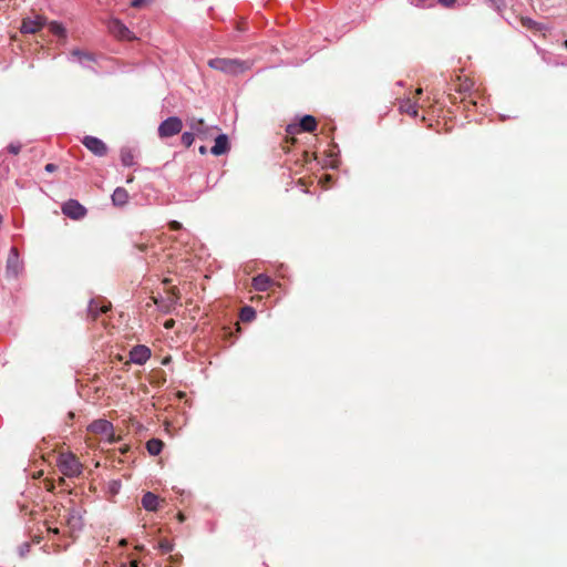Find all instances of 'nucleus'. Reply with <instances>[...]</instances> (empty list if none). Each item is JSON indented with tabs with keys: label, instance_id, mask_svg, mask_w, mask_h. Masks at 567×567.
<instances>
[{
	"label": "nucleus",
	"instance_id": "44",
	"mask_svg": "<svg viewBox=\"0 0 567 567\" xmlns=\"http://www.w3.org/2000/svg\"><path fill=\"white\" fill-rule=\"evenodd\" d=\"M169 282H171V279L166 278V279L163 280V284H165V285H168Z\"/></svg>",
	"mask_w": 567,
	"mask_h": 567
},
{
	"label": "nucleus",
	"instance_id": "32",
	"mask_svg": "<svg viewBox=\"0 0 567 567\" xmlns=\"http://www.w3.org/2000/svg\"><path fill=\"white\" fill-rule=\"evenodd\" d=\"M169 229L172 230H179L182 228V224L179 221H176V220H172L169 224Z\"/></svg>",
	"mask_w": 567,
	"mask_h": 567
},
{
	"label": "nucleus",
	"instance_id": "24",
	"mask_svg": "<svg viewBox=\"0 0 567 567\" xmlns=\"http://www.w3.org/2000/svg\"><path fill=\"white\" fill-rule=\"evenodd\" d=\"M121 161L124 166L134 165V155L131 150L123 148L121 151Z\"/></svg>",
	"mask_w": 567,
	"mask_h": 567
},
{
	"label": "nucleus",
	"instance_id": "10",
	"mask_svg": "<svg viewBox=\"0 0 567 567\" xmlns=\"http://www.w3.org/2000/svg\"><path fill=\"white\" fill-rule=\"evenodd\" d=\"M82 143L90 152H92L96 156L102 157L107 154L106 144L95 136H85L82 140Z\"/></svg>",
	"mask_w": 567,
	"mask_h": 567
},
{
	"label": "nucleus",
	"instance_id": "27",
	"mask_svg": "<svg viewBox=\"0 0 567 567\" xmlns=\"http://www.w3.org/2000/svg\"><path fill=\"white\" fill-rule=\"evenodd\" d=\"M50 31L58 35V37H64L65 35V29L58 22H51L49 25Z\"/></svg>",
	"mask_w": 567,
	"mask_h": 567
},
{
	"label": "nucleus",
	"instance_id": "40",
	"mask_svg": "<svg viewBox=\"0 0 567 567\" xmlns=\"http://www.w3.org/2000/svg\"><path fill=\"white\" fill-rule=\"evenodd\" d=\"M171 559H172L173 561H176V563H177V561L179 560V557H177V556H171Z\"/></svg>",
	"mask_w": 567,
	"mask_h": 567
},
{
	"label": "nucleus",
	"instance_id": "26",
	"mask_svg": "<svg viewBox=\"0 0 567 567\" xmlns=\"http://www.w3.org/2000/svg\"><path fill=\"white\" fill-rule=\"evenodd\" d=\"M195 141V133L192 132H185L183 133L181 137V142L185 147H190Z\"/></svg>",
	"mask_w": 567,
	"mask_h": 567
},
{
	"label": "nucleus",
	"instance_id": "13",
	"mask_svg": "<svg viewBox=\"0 0 567 567\" xmlns=\"http://www.w3.org/2000/svg\"><path fill=\"white\" fill-rule=\"evenodd\" d=\"M21 269L22 266L19 259L18 249L12 247L7 259V272L10 276L17 277Z\"/></svg>",
	"mask_w": 567,
	"mask_h": 567
},
{
	"label": "nucleus",
	"instance_id": "30",
	"mask_svg": "<svg viewBox=\"0 0 567 567\" xmlns=\"http://www.w3.org/2000/svg\"><path fill=\"white\" fill-rule=\"evenodd\" d=\"M21 147H22V145L20 143H18V142L10 143L8 145V152L13 154V155H18L20 153V151H21Z\"/></svg>",
	"mask_w": 567,
	"mask_h": 567
},
{
	"label": "nucleus",
	"instance_id": "33",
	"mask_svg": "<svg viewBox=\"0 0 567 567\" xmlns=\"http://www.w3.org/2000/svg\"><path fill=\"white\" fill-rule=\"evenodd\" d=\"M175 326V321L173 319H168L164 322L165 329H172Z\"/></svg>",
	"mask_w": 567,
	"mask_h": 567
},
{
	"label": "nucleus",
	"instance_id": "35",
	"mask_svg": "<svg viewBox=\"0 0 567 567\" xmlns=\"http://www.w3.org/2000/svg\"><path fill=\"white\" fill-rule=\"evenodd\" d=\"M143 2H144V0H133L132 7L137 8V7L142 6Z\"/></svg>",
	"mask_w": 567,
	"mask_h": 567
},
{
	"label": "nucleus",
	"instance_id": "22",
	"mask_svg": "<svg viewBox=\"0 0 567 567\" xmlns=\"http://www.w3.org/2000/svg\"><path fill=\"white\" fill-rule=\"evenodd\" d=\"M163 447L164 443L159 439H151L146 442V449L151 455H158L162 452Z\"/></svg>",
	"mask_w": 567,
	"mask_h": 567
},
{
	"label": "nucleus",
	"instance_id": "18",
	"mask_svg": "<svg viewBox=\"0 0 567 567\" xmlns=\"http://www.w3.org/2000/svg\"><path fill=\"white\" fill-rule=\"evenodd\" d=\"M71 56L74 58L80 64L83 66L91 68L92 64L95 62V58L92 53L87 51H82L79 49H74L71 51Z\"/></svg>",
	"mask_w": 567,
	"mask_h": 567
},
{
	"label": "nucleus",
	"instance_id": "28",
	"mask_svg": "<svg viewBox=\"0 0 567 567\" xmlns=\"http://www.w3.org/2000/svg\"><path fill=\"white\" fill-rule=\"evenodd\" d=\"M158 547L163 554L171 553L173 550V544L168 539H162L158 543Z\"/></svg>",
	"mask_w": 567,
	"mask_h": 567
},
{
	"label": "nucleus",
	"instance_id": "2",
	"mask_svg": "<svg viewBox=\"0 0 567 567\" xmlns=\"http://www.w3.org/2000/svg\"><path fill=\"white\" fill-rule=\"evenodd\" d=\"M208 65L214 70L224 72L229 75H237L250 69V63L248 61L226 58L210 59L208 61Z\"/></svg>",
	"mask_w": 567,
	"mask_h": 567
},
{
	"label": "nucleus",
	"instance_id": "38",
	"mask_svg": "<svg viewBox=\"0 0 567 567\" xmlns=\"http://www.w3.org/2000/svg\"><path fill=\"white\" fill-rule=\"evenodd\" d=\"M48 530H49L50 533H54V534H59V532H60V530H59V528H56V527H55V528L48 527Z\"/></svg>",
	"mask_w": 567,
	"mask_h": 567
},
{
	"label": "nucleus",
	"instance_id": "45",
	"mask_svg": "<svg viewBox=\"0 0 567 567\" xmlns=\"http://www.w3.org/2000/svg\"><path fill=\"white\" fill-rule=\"evenodd\" d=\"M331 179V176L330 175H327L326 176V182H329Z\"/></svg>",
	"mask_w": 567,
	"mask_h": 567
},
{
	"label": "nucleus",
	"instance_id": "29",
	"mask_svg": "<svg viewBox=\"0 0 567 567\" xmlns=\"http://www.w3.org/2000/svg\"><path fill=\"white\" fill-rule=\"evenodd\" d=\"M168 293L172 296V302L176 303L181 299L179 289L173 286L168 289Z\"/></svg>",
	"mask_w": 567,
	"mask_h": 567
},
{
	"label": "nucleus",
	"instance_id": "6",
	"mask_svg": "<svg viewBox=\"0 0 567 567\" xmlns=\"http://www.w3.org/2000/svg\"><path fill=\"white\" fill-rule=\"evenodd\" d=\"M187 125L200 140H209L218 131L217 126L207 125L204 118L195 116L187 118Z\"/></svg>",
	"mask_w": 567,
	"mask_h": 567
},
{
	"label": "nucleus",
	"instance_id": "7",
	"mask_svg": "<svg viewBox=\"0 0 567 567\" xmlns=\"http://www.w3.org/2000/svg\"><path fill=\"white\" fill-rule=\"evenodd\" d=\"M182 128V120L177 116H171L159 124L157 133L161 138H167L181 133Z\"/></svg>",
	"mask_w": 567,
	"mask_h": 567
},
{
	"label": "nucleus",
	"instance_id": "48",
	"mask_svg": "<svg viewBox=\"0 0 567 567\" xmlns=\"http://www.w3.org/2000/svg\"><path fill=\"white\" fill-rule=\"evenodd\" d=\"M120 544H121V545H125V544H126V540H125V539H122Z\"/></svg>",
	"mask_w": 567,
	"mask_h": 567
},
{
	"label": "nucleus",
	"instance_id": "36",
	"mask_svg": "<svg viewBox=\"0 0 567 567\" xmlns=\"http://www.w3.org/2000/svg\"><path fill=\"white\" fill-rule=\"evenodd\" d=\"M198 151H199V153L202 155H205L207 153V147L206 146H200Z\"/></svg>",
	"mask_w": 567,
	"mask_h": 567
},
{
	"label": "nucleus",
	"instance_id": "14",
	"mask_svg": "<svg viewBox=\"0 0 567 567\" xmlns=\"http://www.w3.org/2000/svg\"><path fill=\"white\" fill-rule=\"evenodd\" d=\"M44 18L38 16L34 19L32 18H25L22 21L21 24V32L22 33H30L33 34L38 32L43 25H44Z\"/></svg>",
	"mask_w": 567,
	"mask_h": 567
},
{
	"label": "nucleus",
	"instance_id": "49",
	"mask_svg": "<svg viewBox=\"0 0 567 567\" xmlns=\"http://www.w3.org/2000/svg\"><path fill=\"white\" fill-rule=\"evenodd\" d=\"M53 488V485L50 484V486H48V491H51Z\"/></svg>",
	"mask_w": 567,
	"mask_h": 567
},
{
	"label": "nucleus",
	"instance_id": "23",
	"mask_svg": "<svg viewBox=\"0 0 567 567\" xmlns=\"http://www.w3.org/2000/svg\"><path fill=\"white\" fill-rule=\"evenodd\" d=\"M255 317H256V311L252 307L246 306L240 311V319L244 322H250L255 319Z\"/></svg>",
	"mask_w": 567,
	"mask_h": 567
},
{
	"label": "nucleus",
	"instance_id": "15",
	"mask_svg": "<svg viewBox=\"0 0 567 567\" xmlns=\"http://www.w3.org/2000/svg\"><path fill=\"white\" fill-rule=\"evenodd\" d=\"M151 357V350L146 346H136L130 351V360L136 364H144Z\"/></svg>",
	"mask_w": 567,
	"mask_h": 567
},
{
	"label": "nucleus",
	"instance_id": "43",
	"mask_svg": "<svg viewBox=\"0 0 567 567\" xmlns=\"http://www.w3.org/2000/svg\"><path fill=\"white\" fill-rule=\"evenodd\" d=\"M64 483H65V480H64L63 477H60V478H59V484H61V485H62V484H64Z\"/></svg>",
	"mask_w": 567,
	"mask_h": 567
},
{
	"label": "nucleus",
	"instance_id": "1",
	"mask_svg": "<svg viewBox=\"0 0 567 567\" xmlns=\"http://www.w3.org/2000/svg\"><path fill=\"white\" fill-rule=\"evenodd\" d=\"M474 83L471 79L461 76H456V79L451 83L449 97L452 103L462 102L470 103L471 105H475V100L472 99V87Z\"/></svg>",
	"mask_w": 567,
	"mask_h": 567
},
{
	"label": "nucleus",
	"instance_id": "20",
	"mask_svg": "<svg viewBox=\"0 0 567 567\" xmlns=\"http://www.w3.org/2000/svg\"><path fill=\"white\" fill-rule=\"evenodd\" d=\"M399 110L401 113L411 115L412 117L417 116V104L412 99H406L400 102Z\"/></svg>",
	"mask_w": 567,
	"mask_h": 567
},
{
	"label": "nucleus",
	"instance_id": "41",
	"mask_svg": "<svg viewBox=\"0 0 567 567\" xmlns=\"http://www.w3.org/2000/svg\"><path fill=\"white\" fill-rule=\"evenodd\" d=\"M421 94H422V89H417V90L415 91V95L420 96Z\"/></svg>",
	"mask_w": 567,
	"mask_h": 567
},
{
	"label": "nucleus",
	"instance_id": "47",
	"mask_svg": "<svg viewBox=\"0 0 567 567\" xmlns=\"http://www.w3.org/2000/svg\"><path fill=\"white\" fill-rule=\"evenodd\" d=\"M179 520L184 519V516L182 514L178 515Z\"/></svg>",
	"mask_w": 567,
	"mask_h": 567
},
{
	"label": "nucleus",
	"instance_id": "4",
	"mask_svg": "<svg viewBox=\"0 0 567 567\" xmlns=\"http://www.w3.org/2000/svg\"><path fill=\"white\" fill-rule=\"evenodd\" d=\"M89 431L93 434L101 435L102 439L110 444L118 441V437L114 434L113 424L106 420L100 419L93 421L89 425Z\"/></svg>",
	"mask_w": 567,
	"mask_h": 567
},
{
	"label": "nucleus",
	"instance_id": "37",
	"mask_svg": "<svg viewBox=\"0 0 567 567\" xmlns=\"http://www.w3.org/2000/svg\"><path fill=\"white\" fill-rule=\"evenodd\" d=\"M137 248L141 250V251H145L147 246L145 244H141V245H137Z\"/></svg>",
	"mask_w": 567,
	"mask_h": 567
},
{
	"label": "nucleus",
	"instance_id": "17",
	"mask_svg": "<svg viewBox=\"0 0 567 567\" xmlns=\"http://www.w3.org/2000/svg\"><path fill=\"white\" fill-rule=\"evenodd\" d=\"M164 501L152 492H147L142 497V505L146 511L156 512Z\"/></svg>",
	"mask_w": 567,
	"mask_h": 567
},
{
	"label": "nucleus",
	"instance_id": "5",
	"mask_svg": "<svg viewBox=\"0 0 567 567\" xmlns=\"http://www.w3.org/2000/svg\"><path fill=\"white\" fill-rule=\"evenodd\" d=\"M59 517L61 519V524L65 525L70 529L71 534L81 530L83 526L82 516L74 507L63 508V513H60Z\"/></svg>",
	"mask_w": 567,
	"mask_h": 567
},
{
	"label": "nucleus",
	"instance_id": "39",
	"mask_svg": "<svg viewBox=\"0 0 567 567\" xmlns=\"http://www.w3.org/2000/svg\"><path fill=\"white\" fill-rule=\"evenodd\" d=\"M131 567H138V561L137 560H132L131 561Z\"/></svg>",
	"mask_w": 567,
	"mask_h": 567
},
{
	"label": "nucleus",
	"instance_id": "31",
	"mask_svg": "<svg viewBox=\"0 0 567 567\" xmlns=\"http://www.w3.org/2000/svg\"><path fill=\"white\" fill-rule=\"evenodd\" d=\"M437 1L441 6H443L445 8H452L456 2V0H437Z\"/></svg>",
	"mask_w": 567,
	"mask_h": 567
},
{
	"label": "nucleus",
	"instance_id": "19",
	"mask_svg": "<svg viewBox=\"0 0 567 567\" xmlns=\"http://www.w3.org/2000/svg\"><path fill=\"white\" fill-rule=\"evenodd\" d=\"M271 278L266 275H258L252 278V287L258 291H266L271 287Z\"/></svg>",
	"mask_w": 567,
	"mask_h": 567
},
{
	"label": "nucleus",
	"instance_id": "21",
	"mask_svg": "<svg viewBox=\"0 0 567 567\" xmlns=\"http://www.w3.org/2000/svg\"><path fill=\"white\" fill-rule=\"evenodd\" d=\"M128 193L123 187H117L112 194V202L115 206H124L128 202Z\"/></svg>",
	"mask_w": 567,
	"mask_h": 567
},
{
	"label": "nucleus",
	"instance_id": "16",
	"mask_svg": "<svg viewBox=\"0 0 567 567\" xmlns=\"http://www.w3.org/2000/svg\"><path fill=\"white\" fill-rule=\"evenodd\" d=\"M229 150H230V144H229L228 136L226 134H219L215 138V144L210 148V152L215 156H220V155L228 153Z\"/></svg>",
	"mask_w": 567,
	"mask_h": 567
},
{
	"label": "nucleus",
	"instance_id": "8",
	"mask_svg": "<svg viewBox=\"0 0 567 567\" xmlns=\"http://www.w3.org/2000/svg\"><path fill=\"white\" fill-rule=\"evenodd\" d=\"M111 309V302L101 298L92 299L87 308V317L95 321L101 313H105Z\"/></svg>",
	"mask_w": 567,
	"mask_h": 567
},
{
	"label": "nucleus",
	"instance_id": "42",
	"mask_svg": "<svg viewBox=\"0 0 567 567\" xmlns=\"http://www.w3.org/2000/svg\"><path fill=\"white\" fill-rule=\"evenodd\" d=\"M133 179H134V176H133V175H131V176L127 178V181H126V182H127V183H132V182H133Z\"/></svg>",
	"mask_w": 567,
	"mask_h": 567
},
{
	"label": "nucleus",
	"instance_id": "46",
	"mask_svg": "<svg viewBox=\"0 0 567 567\" xmlns=\"http://www.w3.org/2000/svg\"><path fill=\"white\" fill-rule=\"evenodd\" d=\"M331 179V176L330 175H327L326 176V182H329Z\"/></svg>",
	"mask_w": 567,
	"mask_h": 567
},
{
	"label": "nucleus",
	"instance_id": "12",
	"mask_svg": "<svg viewBox=\"0 0 567 567\" xmlns=\"http://www.w3.org/2000/svg\"><path fill=\"white\" fill-rule=\"evenodd\" d=\"M110 32L121 40H132L133 35L131 30L120 20L114 19L109 23Z\"/></svg>",
	"mask_w": 567,
	"mask_h": 567
},
{
	"label": "nucleus",
	"instance_id": "34",
	"mask_svg": "<svg viewBox=\"0 0 567 567\" xmlns=\"http://www.w3.org/2000/svg\"><path fill=\"white\" fill-rule=\"evenodd\" d=\"M56 169V166L52 163H49L45 165V171L49 172V173H52Z\"/></svg>",
	"mask_w": 567,
	"mask_h": 567
},
{
	"label": "nucleus",
	"instance_id": "3",
	"mask_svg": "<svg viewBox=\"0 0 567 567\" xmlns=\"http://www.w3.org/2000/svg\"><path fill=\"white\" fill-rule=\"evenodd\" d=\"M56 466L66 477H78L83 472V464L72 452H60L56 458Z\"/></svg>",
	"mask_w": 567,
	"mask_h": 567
},
{
	"label": "nucleus",
	"instance_id": "51",
	"mask_svg": "<svg viewBox=\"0 0 567 567\" xmlns=\"http://www.w3.org/2000/svg\"><path fill=\"white\" fill-rule=\"evenodd\" d=\"M564 45H565V48L567 49V40H565Z\"/></svg>",
	"mask_w": 567,
	"mask_h": 567
},
{
	"label": "nucleus",
	"instance_id": "25",
	"mask_svg": "<svg viewBox=\"0 0 567 567\" xmlns=\"http://www.w3.org/2000/svg\"><path fill=\"white\" fill-rule=\"evenodd\" d=\"M520 22L527 29H530V30H542L540 24L538 22L534 21L530 18L523 17L520 19Z\"/></svg>",
	"mask_w": 567,
	"mask_h": 567
},
{
	"label": "nucleus",
	"instance_id": "50",
	"mask_svg": "<svg viewBox=\"0 0 567 567\" xmlns=\"http://www.w3.org/2000/svg\"><path fill=\"white\" fill-rule=\"evenodd\" d=\"M179 398H183L185 394L183 392L178 393Z\"/></svg>",
	"mask_w": 567,
	"mask_h": 567
},
{
	"label": "nucleus",
	"instance_id": "11",
	"mask_svg": "<svg viewBox=\"0 0 567 567\" xmlns=\"http://www.w3.org/2000/svg\"><path fill=\"white\" fill-rule=\"evenodd\" d=\"M317 128V120L312 115H305L301 120L299 125H289L287 127V132L289 134H295L298 132H313Z\"/></svg>",
	"mask_w": 567,
	"mask_h": 567
},
{
	"label": "nucleus",
	"instance_id": "9",
	"mask_svg": "<svg viewBox=\"0 0 567 567\" xmlns=\"http://www.w3.org/2000/svg\"><path fill=\"white\" fill-rule=\"evenodd\" d=\"M62 213L72 218V219H81L86 215V208L81 205L75 199H69L66 203L62 206Z\"/></svg>",
	"mask_w": 567,
	"mask_h": 567
}]
</instances>
